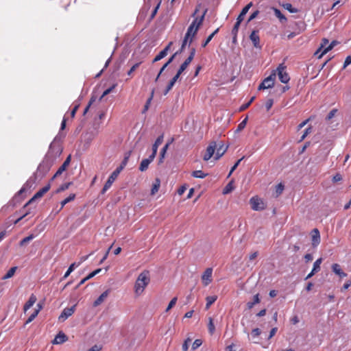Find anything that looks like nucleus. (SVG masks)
<instances>
[{
    "label": "nucleus",
    "instance_id": "nucleus-49",
    "mask_svg": "<svg viewBox=\"0 0 351 351\" xmlns=\"http://www.w3.org/2000/svg\"><path fill=\"white\" fill-rule=\"evenodd\" d=\"M169 143H167L164 147L163 148L161 149L160 151V162H162V159L164 158L165 157V155L166 154V152L169 147Z\"/></svg>",
    "mask_w": 351,
    "mask_h": 351
},
{
    "label": "nucleus",
    "instance_id": "nucleus-27",
    "mask_svg": "<svg viewBox=\"0 0 351 351\" xmlns=\"http://www.w3.org/2000/svg\"><path fill=\"white\" fill-rule=\"evenodd\" d=\"M160 186V179L156 178V180L152 186L151 194L154 195L155 193H156L159 190Z\"/></svg>",
    "mask_w": 351,
    "mask_h": 351
},
{
    "label": "nucleus",
    "instance_id": "nucleus-9",
    "mask_svg": "<svg viewBox=\"0 0 351 351\" xmlns=\"http://www.w3.org/2000/svg\"><path fill=\"white\" fill-rule=\"evenodd\" d=\"M213 281V269L208 267L206 269L202 276V282L204 286H208Z\"/></svg>",
    "mask_w": 351,
    "mask_h": 351
},
{
    "label": "nucleus",
    "instance_id": "nucleus-10",
    "mask_svg": "<svg viewBox=\"0 0 351 351\" xmlns=\"http://www.w3.org/2000/svg\"><path fill=\"white\" fill-rule=\"evenodd\" d=\"M75 311V305H73L70 308H65L58 317L59 322H64L68 317H69L74 313Z\"/></svg>",
    "mask_w": 351,
    "mask_h": 351
},
{
    "label": "nucleus",
    "instance_id": "nucleus-23",
    "mask_svg": "<svg viewBox=\"0 0 351 351\" xmlns=\"http://www.w3.org/2000/svg\"><path fill=\"white\" fill-rule=\"evenodd\" d=\"M37 298L34 294H32L27 300V302L23 306L24 312H26L29 308H30L36 302Z\"/></svg>",
    "mask_w": 351,
    "mask_h": 351
},
{
    "label": "nucleus",
    "instance_id": "nucleus-4",
    "mask_svg": "<svg viewBox=\"0 0 351 351\" xmlns=\"http://www.w3.org/2000/svg\"><path fill=\"white\" fill-rule=\"evenodd\" d=\"M121 172V168H117L111 173L101 191V194H104L111 187L112 184L116 180Z\"/></svg>",
    "mask_w": 351,
    "mask_h": 351
},
{
    "label": "nucleus",
    "instance_id": "nucleus-45",
    "mask_svg": "<svg viewBox=\"0 0 351 351\" xmlns=\"http://www.w3.org/2000/svg\"><path fill=\"white\" fill-rule=\"evenodd\" d=\"M261 334V330L258 328H254L251 332V336L253 339H257Z\"/></svg>",
    "mask_w": 351,
    "mask_h": 351
},
{
    "label": "nucleus",
    "instance_id": "nucleus-3",
    "mask_svg": "<svg viewBox=\"0 0 351 351\" xmlns=\"http://www.w3.org/2000/svg\"><path fill=\"white\" fill-rule=\"evenodd\" d=\"M276 77V71H273L269 76L265 78L264 80L260 84L258 89L261 90L273 87L274 85Z\"/></svg>",
    "mask_w": 351,
    "mask_h": 351
},
{
    "label": "nucleus",
    "instance_id": "nucleus-40",
    "mask_svg": "<svg viewBox=\"0 0 351 351\" xmlns=\"http://www.w3.org/2000/svg\"><path fill=\"white\" fill-rule=\"evenodd\" d=\"M16 270V267H11L8 271V272L6 273V274L3 277V279H8L11 277H12L15 273Z\"/></svg>",
    "mask_w": 351,
    "mask_h": 351
},
{
    "label": "nucleus",
    "instance_id": "nucleus-34",
    "mask_svg": "<svg viewBox=\"0 0 351 351\" xmlns=\"http://www.w3.org/2000/svg\"><path fill=\"white\" fill-rule=\"evenodd\" d=\"M208 332L210 335H213L215 331V326L212 317H209L208 324Z\"/></svg>",
    "mask_w": 351,
    "mask_h": 351
},
{
    "label": "nucleus",
    "instance_id": "nucleus-11",
    "mask_svg": "<svg viewBox=\"0 0 351 351\" xmlns=\"http://www.w3.org/2000/svg\"><path fill=\"white\" fill-rule=\"evenodd\" d=\"M311 235L312 245L313 247H316L320 243V234L319 230L317 228H314L311 231Z\"/></svg>",
    "mask_w": 351,
    "mask_h": 351
},
{
    "label": "nucleus",
    "instance_id": "nucleus-53",
    "mask_svg": "<svg viewBox=\"0 0 351 351\" xmlns=\"http://www.w3.org/2000/svg\"><path fill=\"white\" fill-rule=\"evenodd\" d=\"M241 22L237 21L232 29V34H238L239 29L241 25Z\"/></svg>",
    "mask_w": 351,
    "mask_h": 351
},
{
    "label": "nucleus",
    "instance_id": "nucleus-62",
    "mask_svg": "<svg viewBox=\"0 0 351 351\" xmlns=\"http://www.w3.org/2000/svg\"><path fill=\"white\" fill-rule=\"evenodd\" d=\"M277 330H278L277 327H274V328H271V330L269 332V335L268 337V339H269L272 338L276 335Z\"/></svg>",
    "mask_w": 351,
    "mask_h": 351
},
{
    "label": "nucleus",
    "instance_id": "nucleus-5",
    "mask_svg": "<svg viewBox=\"0 0 351 351\" xmlns=\"http://www.w3.org/2000/svg\"><path fill=\"white\" fill-rule=\"evenodd\" d=\"M280 81L283 84H287L290 80V77L286 71V66L284 64H280L276 70Z\"/></svg>",
    "mask_w": 351,
    "mask_h": 351
},
{
    "label": "nucleus",
    "instance_id": "nucleus-50",
    "mask_svg": "<svg viewBox=\"0 0 351 351\" xmlns=\"http://www.w3.org/2000/svg\"><path fill=\"white\" fill-rule=\"evenodd\" d=\"M202 344V340L197 339H195L192 345V350H195L197 349L199 346H201Z\"/></svg>",
    "mask_w": 351,
    "mask_h": 351
},
{
    "label": "nucleus",
    "instance_id": "nucleus-32",
    "mask_svg": "<svg viewBox=\"0 0 351 351\" xmlns=\"http://www.w3.org/2000/svg\"><path fill=\"white\" fill-rule=\"evenodd\" d=\"M219 28H217L211 34H210L208 38L206 39L205 41H204L202 44V47H205L209 42L212 40V38L214 37V36L218 33Z\"/></svg>",
    "mask_w": 351,
    "mask_h": 351
},
{
    "label": "nucleus",
    "instance_id": "nucleus-31",
    "mask_svg": "<svg viewBox=\"0 0 351 351\" xmlns=\"http://www.w3.org/2000/svg\"><path fill=\"white\" fill-rule=\"evenodd\" d=\"M337 41L333 40L331 42L330 45H328L327 47H326L322 53L319 55V58H321L324 54H326L328 51L331 50L337 44Z\"/></svg>",
    "mask_w": 351,
    "mask_h": 351
},
{
    "label": "nucleus",
    "instance_id": "nucleus-14",
    "mask_svg": "<svg viewBox=\"0 0 351 351\" xmlns=\"http://www.w3.org/2000/svg\"><path fill=\"white\" fill-rule=\"evenodd\" d=\"M155 156L152 154L147 158L143 159L139 166V170L141 171H145L147 169L149 164L154 160Z\"/></svg>",
    "mask_w": 351,
    "mask_h": 351
},
{
    "label": "nucleus",
    "instance_id": "nucleus-44",
    "mask_svg": "<svg viewBox=\"0 0 351 351\" xmlns=\"http://www.w3.org/2000/svg\"><path fill=\"white\" fill-rule=\"evenodd\" d=\"M322 263V258H319L317 260L315 261V262L313 264V269L316 272H318L320 270V265Z\"/></svg>",
    "mask_w": 351,
    "mask_h": 351
},
{
    "label": "nucleus",
    "instance_id": "nucleus-26",
    "mask_svg": "<svg viewBox=\"0 0 351 351\" xmlns=\"http://www.w3.org/2000/svg\"><path fill=\"white\" fill-rule=\"evenodd\" d=\"M272 10H274L275 16L279 19L280 23H285L287 22V18L282 14L280 10L276 8H272Z\"/></svg>",
    "mask_w": 351,
    "mask_h": 351
},
{
    "label": "nucleus",
    "instance_id": "nucleus-46",
    "mask_svg": "<svg viewBox=\"0 0 351 351\" xmlns=\"http://www.w3.org/2000/svg\"><path fill=\"white\" fill-rule=\"evenodd\" d=\"M233 190L232 182H229L223 189V194H228Z\"/></svg>",
    "mask_w": 351,
    "mask_h": 351
},
{
    "label": "nucleus",
    "instance_id": "nucleus-59",
    "mask_svg": "<svg viewBox=\"0 0 351 351\" xmlns=\"http://www.w3.org/2000/svg\"><path fill=\"white\" fill-rule=\"evenodd\" d=\"M114 88H115V85H112L111 87L108 88V89L104 90V92L103 93V94H102V95H101L100 99L103 98L106 95H107L109 93H110Z\"/></svg>",
    "mask_w": 351,
    "mask_h": 351
},
{
    "label": "nucleus",
    "instance_id": "nucleus-22",
    "mask_svg": "<svg viewBox=\"0 0 351 351\" xmlns=\"http://www.w3.org/2000/svg\"><path fill=\"white\" fill-rule=\"evenodd\" d=\"M37 298L34 294H32L27 300V302L23 306L24 312H26L29 308H30L36 302Z\"/></svg>",
    "mask_w": 351,
    "mask_h": 351
},
{
    "label": "nucleus",
    "instance_id": "nucleus-61",
    "mask_svg": "<svg viewBox=\"0 0 351 351\" xmlns=\"http://www.w3.org/2000/svg\"><path fill=\"white\" fill-rule=\"evenodd\" d=\"M168 66V64L167 63H165L162 66V68L160 69L158 74L157 75L156 79H155V82H157L158 78L160 77L161 73L164 71V70L166 69V67Z\"/></svg>",
    "mask_w": 351,
    "mask_h": 351
},
{
    "label": "nucleus",
    "instance_id": "nucleus-36",
    "mask_svg": "<svg viewBox=\"0 0 351 351\" xmlns=\"http://www.w3.org/2000/svg\"><path fill=\"white\" fill-rule=\"evenodd\" d=\"M195 54V49L192 48L189 57L185 60L184 63L186 64L187 66H189V64L191 62V61L193 60Z\"/></svg>",
    "mask_w": 351,
    "mask_h": 351
},
{
    "label": "nucleus",
    "instance_id": "nucleus-37",
    "mask_svg": "<svg viewBox=\"0 0 351 351\" xmlns=\"http://www.w3.org/2000/svg\"><path fill=\"white\" fill-rule=\"evenodd\" d=\"M192 176L197 178H204L207 174L201 170H196L192 172Z\"/></svg>",
    "mask_w": 351,
    "mask_h": 351
},
{
    "label": "nucleus",
    "instance_id": "nucleus-39",
    "mask_svg": "<svg viewBox=\"0 0 351 351\" xmlns=\"http://www.w3.org/2000/svg\"><path fill=\"white\" fill-rule=\"evenodd\" d=\"M71 184H72L71 182H66V183H64V184L60 185L56 191V193H61V192L68 189L69 188V186L71 185Z\"/></svg>",
    "mask_w": 351,
    "mask_h": 351
},
{
    "label": "nucleus",
    "instance_id": "nucleus-6",
    "mask_svg": "<svg viewBox=\"0 0 351 351\" xmlns=\"http://www.w3.org/2000/svg\"><path fill=\"white\" fill-rule=\"evenodd\" d=\"M51 188L50 184H47L42 189H40L38 191H37L34 195L25 204L24 207H26L29 204H32L36 199L41 198L46 193H47Z\"/></svg>",
    "mask_w": 351,
    "mask_h": 351
},
{
    "label": "nucleus",
    "instance_id": "nucleus-12",
    "mask_svg": "<svg viewBox=\"0 0 351 351\" xmlns=\"http://www.w3.org/2000/svg\"><path fill=\"white\" fill-rule=\"evenodd\" d=\"M250 39L253 43V45L256 48L261 49V45H260V37L258 35V30H253L250 35Z\"/></svg>",
    "mask_w": 351,
    "mask_h": 351
},
{
    "label": "nucleus",
    "instance_id": "nucleus-21",
    "mask_svg": "<svg viewBox=\"0 0 351 351\" xmlns=\"http://www.w3.org/2000/svg\"><path fill=\"white\" fill-rule=\"evenodd\" d=\"M110 291V289H108V290L105 291L104 292H103L99 296V298L94 302L93 306H97L100 305L108 296Z\"/></svg>",
    "mask_w": 351,
    "mask_h": 351
},
{
    "label": "nucleus",
    "instance_id": "nucleus-29",
    "mask_svg": "<svg viewBox=\"0 0 351 351\" xmlns=\"http://www.w3.org/2000/svg\"><path fill=\"white\" fill-rule=\"evenodd\" d=\"M260 302H261V300L259 298V294L257 293L254 296L252 302H249L247 303V308L248 309L252 308L255 304L260 303Z\"/></svg>",
    "mask_w": 351,
    "mask_h": 351
},
{
    "label": "nucleus",
    "instance_id": "nucleus-52",
    "mask_svg": "<svg viewBox=\"0 0 351 351\" xmlns=\"http://www.w3.org/2000/svg\"><path fill=\"white\" fill-rule=\"evenodd\" d=\"M191 341V339L188 337L187 339H185V341H184L183 344H182V351H187L188 349H189V343Z\"/></svg>",
    "mask_w": 351,
    "mask_h": 351
},
{
    "label": "nucleus",
    "instance_id": "nucleus-58",
    "mask_svg": "<svg viewBox=\"0 0 351 351\" xmlns=\"http://www.w3.org/2000/svg\"><path fill=\"white\" fill-rule=\"evenodd\" d=\"M243 157L240 158L237 161V162L233 165V167L231 168L230 173L228 174V176H230V175L232 173V172L237 168L239 165L240 164L241 161L243 160Z\"/></svg>",
    "mask_w": 351,
    "mask_h": 351
},
{
    "label": "nucleus",
    "instance_id": "nucleus-57",
    "mask_svg": "<svg viewBox=\"0 0 351 351\" xmlns=\"http://www.w3.org/2000/svg\"><path fill=\"white\" fill-rule=\"evenodd\" d=\"M174 84H175L173 82H171V81L169 82V83L168 84L165 90H164V93H163L164 95H167V93L171 90V88H173Z\"/></svg>",
    "mask_w": 351,
    "mask_h": 351
},
{
    "label": "nucleus",
    "instance_id": "nucleus-13",
    "mask_svg": "<svg viewBox=\"0 0 351 351\" xmlns=\"http://www.w3.org/2000/svg\"><path fill=\"white\" fill-rule=\"evenodd\" d=\"M71 155L68 156L63 164L59 167L58 171L56 172L54 176L52 178V180H53L56 177L59 176L62 173L63 171L66 170V169L68 167L71 162Z\"/></svg>",
    "mask_w": 351,
    "mask_h": 351
},
{
    "label": "nucleus",
    "instance_id": "nucleus-20",
    "mask_svg": "<svg viewBox=\"0 0 351 351\" xmlns=\"http://www.w3.org/2000/svg\"><path fill=\"white\" fill-rule=\"evenodd\" d=\"M332 271L338 275L341 278L347 276V274L342 271L341 266L337 263H334L332 265Z\"/></svg>",
    "mask_w": 351,
    "mask_h": 351
},
{
    "label": "nucleus",
    "instance_id": "nucleus-19",
    "mask_svg": "<svg viewBox=\"0 0 351 351\" xmlns=\"http://www.w3.org/2000/svg\"><path fill=\"white\" fill-rule=\"evenodd\" d=\"M227 149L228 147H226L223 143L220 144L218 147H217L215 159L219 160L226 153Z\"/></svg>",
    "mask_w": 351,
    "mask_h": 351
},
{
    "label": "nucleus",
    "instance_id": "nucleus-17",
    "mask_svg": "<svg viewBox=\"0 0 351 351\" xmlns=\"http://www.w3.org/2000/svg\"><path fill=\"white\" fill-rule=\"evenodd\" d=\"M88 258V256H84L82 257L81 259V262L78 263L77 264H76L75 263H72L68 268L67 271H66V273L64 274V276H63V278L65 279L75 269V267H78L82 262L84 261L85 260H86Z\"/></svg>",
    "mask_w": 351,
    "mask_h": 351
},
{
    "label": "nucleus",
    "instance_id": "nucleus-24",
    "mask_svg": "<svg viewBox=\"0 0 351 351\" xmlns=\"http://www.w3.org/2000/svg\"><path fill=\"white\" fill-rule=\"evenodd\" d=\"M163 141V134L159 136L156 140L155 141L153 146H152V155L156 157L157 154L158 147L159 145L162 144Z\"/></svg>",
    "mask_w": 351,
    "mask_h": 351
},
{
    "label": "nucleus",
    "instance_id": "nucleus-48",
    "mask_svg": "<svg viewBox=\"0 0 351 351\" xmlns=\"http://www.w3.org/2000/svg\"><path fill=\"white\" fill-rule=\"evenodd\" d=\"M177 300V297H174L173 298H172L170 302L169 303L165 311L168 312L170 309H171L176 305Z\"/></svg>",
    "mask_w": 351,
    "mask_h": 351
},
{
    "label": "nucleus",
    "instance_id": "nucleus-41",
    "mask_svg": "<svg viewBox=\"0 0 351 351\" xmlns=\"http://www.w3.org/2000/svg\"><path fill=\"white\" fill-rule=\"evenodd\" d=\"M283 8L291 13H296L298 11V9L293 8L292 5L289 3L283 4Z\"/></svg>",
    "mask_w": 351,
    "mask_h": 351
},
{
    "label": "nucleus",
    "instance_id": "nucleus-8",
    "mask_svg": "<svg viewBox=\"0 0 351 351\" xmlns=\"http://www.w3.org/2000/svg\"><path fill=\"white\" fill-rule=\"evenodd\" d=\"M217 148V143L215 141H212L210 143L209 145L207 147L206 152L203 156V159L205 161H208L210 159V158L214 156L215 150Z\"/></svg>",
    "mask_w": 351,
    "mask_h": 351
},
{
    "label": "nucleus",
    "instance_id": "nucleus-42",
    "mask_svg": "<svg viewBox=\"0 0 351 351\" xmlns=\"http://www.w3.org/2000/svg\"><path fill=\"white\" fill-rule=\"evenodd\" d=\"M34 238V234H30L29 235L28 237H25L24 239H23L20 243H19V245L21 246H23L25 245L26 243H27L28 242H29L30 241H32L33 239Z\"/></svg>",
    "mask_w": 351,
    "mask_h": 351
},
{
    "label": "nucleus",
    "instance_id": "nucleus-38",
    "mask_svg": "<svg viewBox=\"0 0 351 351\" xmlns=\"http://www.w3.org/2000/svg\"><path fill=\"white\" fill-rule=\"evenodd\" d=\"M284 189L285 186L282 183L277 184L275 189L276 197L280 195L282 193Z\"/></svg>",
    "mask_w": 351,
    "mask_h": 351
},
{
    "label": "nucleus",
    "instance_id": "nucleus-60",
    "mask_svg": "<svg viewBox=\"0 0 351 351\" xmlns=\"http://www.w3.org/2000/svg\"><path fill=\"white\" fill-rule=\"evenodd\" d=\"M259 14V11L258 10H256L254 12H253L251 15L250 16L248 20H247V22H250L252 20H254L255 18H256L258 16V15Z\"/></svg>",
    "mask_w": 351,
    "mask_h": 351
},
{
    "label": "nucleus",
    "instance_id": "nucleus-25",
    "mask_svg": "<svg viewBox=\"0 0 351 351\" xmlns=\"http://www.w3.org/2000/svg\"><path fill=\"white\" fill-rule=\"evenodd\" d=\"M328 40L327 38H323L322 40V43L320 47L317 49V50L315 52V56L319 58V55L322 53V51L328 47Z\"/></svg>",
    "mask_w": 351,
    "mask_h": 351
},
{
    "label": "nucleus",
    "instance_id": "nucleus-54",
    "mask_svg": "<svg viewBox=\"0 0 351 351\" xmlns=\"http://www.w3.org/2000/svg\"><path fill=\"white\" fill-rule=\"evenodd\" d=\"M337 112V109H332V110H330L329 112V113L328 114L326 119L328 121L332 119L335 116Z\"/></svg>",
    "mask_w": 351,
    "mask_h": 351
},
{
    "label": "nucleus",
    "instance_id": "nucleus-2",
    "mask_svg": "<svg viewBox=\"0 0 351 351\" xmlns=\"http://www.w3.org/2000/svg\"><path fill=\"white\" fill-rule=\"evenodd\" d=\"M150 282V274L148 270L143 271L137 277L134 284V293L138 296L141 295Z\"/></svg>",
    "mask_w": 351,
    "mask_h": 351
},
{
    "label": "nucleus",
    "instance_id": "nucleus-30",
    "mask_svg": "<svg viewBox=\"0 0 351 351\" xmlns=\"http://www.w3.org/2000/svg\"><path fill=\"white\" fill-rule=\"evenodd\" d=\"M217 295L207 296L206 298V308L208 309L210 307V306L217 300Z\"/></svg>",
    "mask_w": 351,
    "mask_h": 351
},
{
    "label": "nucleus",
    "instance_id": "nucleus-18",
    "mask_svg": "<svg viewBox=\"0 0 351 351\" xmlns=\"http://www.w3.org/2000/svg\"><path fill=\"white\" fill-rule=\"evenodd\" d=\"M253 5V3L252 2H250L248 4H247L241 10V13L239 14V15L238 16V17L237 18V21H239V22H242L244 19V17L245 16V14L247 13V12L249 11V10L250 9V8Z\"/></svg>",
    "mask_w": 351,
    "mask_h": 351
},
{
    "label": "nucleus",
    "instance_id": "nucleus-64",
    "mask_svg": "<svg viewBox=\"0 0 351 351\" xmlns=\"http://www.w3.org/2000/svg\"><path fill=\"white\" fill-rule=\"evenodd\" d=\"M101 348L99 346L95 345L87 351H100Z\"/></svg>",
    "mask_w": 351,
    "mask_h": 351
},
{
    "label": "nucleus",
    "instance_id": "nucleus-15",
    "mask_svg": "<svg viewBox=\"0 0 351 351\" xmlns=\"http://www.w3.org/2000/svg\"><path fill=\"white\" fill-rule=\"evenodd\" d=\"M68 340V337L62 331L59 332L58 334L55 337L52 341L53 344H61L66 342Z\"/></svg>",
    "mask_w": 351,
    "mask_h": 351
},
{
    "label": "nucleus",
    "instance_id": "nucleus-56",
    "mask_svg": "<svg viewBox=\"0 0 351 351\" xmlns=\"http://www.w3.org/2000/svg\"><path fill=\"white\" fill-rule=\"evenodd\" d=\"M273 104H274L273 99H269L267 100V101L265 103V108H266L267 111H269L271 108Z\"/></svg>",
    "mask_w": 351,
    "mask_h": 351
},
{
    "label": "nucleus",
    "instance_id": "nucleus-35",
    "mask_svg": "<svg viewBox=\"0 0 351 351\" xmlns=\"http://www.w3.org/2000/svg\"><path fill=\"white\" fill-rule=\"evenodd\" d=\"M142 61H140L138 62L135 63L132 66L130 69L128 71V75H129L130 77H133V73L139 67V66L141 64Z\"/></svg>",
    "mask_w": 351,
    "mask_h": 351
},
{
    "label": "nucleus",
    "instance_id": "nucleus-43",
    "mask_svg": "<svg viewBox=\"0 0 351 351\" xmlns=\"http://www.w3.org/2000/svg\"><path fill=\"white\" fill-rule=\"evenodd\" d=\"M247 117H245L237 126V128L236 130V132H241V130H243L245 126H246V124H247Z\"/></svg>",
    "mask_w": 351,
    "mask_h": 351
},
{
    "label": "nucleus",
    "instance_id": "nucleus-63",
    "mask_svg": "<svg viewBox=\"0 0 351 351\" xmlns=\"http://www.w3.org/2000/svg\"><path fill=\"white\" fill-rule=\"evenodd\" d=\"M351 64V56H348L343 63V68H346L347 66Z\"/></svg>",
    "mask_w": 351,
    "mask_h": 351
},
{
    "label": "nucleus",
    "instance_id": "nucleus-55",
    "mask_svg": "<svg viewBox=\"0 0 351 351\" xmlns=\"http://www.w3.org/2000/svg\"><path fill=\"white\" fill-rule=\"evenodd\" d=\"M38 311H35L28 317V319L26 320L25 324H27L30 322H32L38 315Z\"/></svg>",
    "mask_w": 351,
    "mask_h": 351
},
{
    "label": "nucleus",
    "instance_id": "nucleus-33",
    "mask_svg": "<svg viewBox=\"0 0 351 351\" xmlns=\"http://www.w3.org/2000/svg\"><path fill=\"white\" fill-rule=\"evenodd\" d=\"M131 153H132V152L129 151L128 152H127L125 154V155L124 156V158H123V161L121 162V164L117 168H121V171L123 169V168L126 166V165L128 163V161L129 158H130V156L131 155Z\"/></svg>",
    "mask_w": 351,
    "mask_h": 351
},
{
    "label": "nucleus",
    "instance_id": "nucleus-28",
    "mask_svg": "<svg viewBox=\"0 0 351 351\" xmlns=\"http://www.w3.org/2000/svg\"><path fill=\"white\" fill-rule=\"evenodd\" d=\"M75 198V194L74 193H71L69 195V196L66 198H65L64 200H62L61 202H60V204H61V206H60V208L59 209L58 212L60 210H61L63 207L66 204H68L69 202L74 200Z\"/></svg>",
    "mask_w": 351,
    "mask_h": 351
},
{
    "label": "nucleus",
    "instance_id": "nucleus-51",
    "mask_svg": "<svg viewBox=\"0 0 351 351\" xmlns=\"http://www.w3.org/2000/svg\"><path fill=\"white\" fill-rule=\"evenodd\" d=\"M154 90H152V93H151V96L150 97L147 99L145 106H144V109H143V112H145V111H147L149 108V104L151 103V101L154 97Z\"/></svg>",
    "mask_w": 351,
    "mask_h": 351
},
{
    "label": "nucleus",
    "instance_id": "nucleus-16",
    "mask_svg": "<svg viewBox=\"0 0 351 351\" xmlns=\"http://www.w3.org/2000/svg\"><path fill=\"white\" fill-rule=\"evenodd\" d=\"M173 44L172 42H170L167 46L166 47L162 50L155 58L153 60V62H158L159 60H160L161 59H162L163 58H165L167 55V53H168V51L170 49V47L171 46V45Z\"/></svg>",
    "mask_w": 351,
    "mask_h": 351
},
{
    "label": "nucleus",
    "instance_id": "nucleus-1",
    "mask_svg": "<svg viewBox=\"0 0 351 351\" xmlns=\"http://www.w3.org/2000/svg\"><path fill=\"white\" fill-rule=\"evenodd\" d=\"M205 13L206 12H204L200 17H195L191 24L189 25L185 34L184 38L182 41L180 51H182V49L184 48L188 41H189V43L193 42V37L196 35L199 28L203 23Z\"/></svg>",
    "mask_w": 351,
    "mask_h": 351
},
{
    "label": "nucleus",
    "instance_id": "nucleus-7",
    "mask_svg": "<svg viewBox=\"0 0 351 351\" xmlns=\"http://www.w3.org/2000/svg\"><path fill=\"white\" fill-rule=\"evenodd\" d=\"M250 203L254 210H261L265 208L263 202L257 196L252 197L250 200Z\"/></svg>",
    "mask_w": 351,
    "mask_h": 351
},
{
    "label": "nucleus",
    "instance_id": "nucleus-47",
    "mask_svg": "<svg viewBox=\"0 0 351 351\" xmlns=\"http://www.w3.org/2000/svg\"><path fill=\"white\" fill-rule=\"evenodd\" d=\"M255 99V97H252L250 100L245 104H243L242 106H241L240 108H239V111L241 112V111H244L245 110H246L247 108H249V106L251 105V104L254 101Z\"/></svg>",
    "mask_w": 351,
    "mask_h": 351
}]
</instances>
